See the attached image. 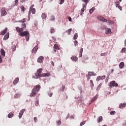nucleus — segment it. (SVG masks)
I'll return each mask as SVG.
<instances>
[{"mask_svg": "<svg viewBox=\"0 0 126 126\" xmlns=\"http://www.w3.org/2000/svg\"><path fill=\"white\" fill-rule=\"evenodd\" d=\"M40 89H41V86L40 85H37L34 86V88L32 89V93L30 94V97H34L36 96L37 94H38V92L40 91Z\"/></svg>", "mask_w": 126, "mask_h": 126, "instance_id": "obj_1", "label": "nucleus"}, {"mask_svg": "<svg viewBox=\"0 0 126 126\" xmlns=\"http://www.w3.org/2000/svg\"><path fill=\"white\" fill-rule=\"evenodd\" d=\"M43 69L42 68H39L37 70L36 74H37L39 77H45L46 76H50L51 75V73H42Z\"/></svg>", "mask_w": 126, "mask_h": 126, "instance_id": "obj_2", "label": "nucleus"}, {"mask_svg": "<svg viewBox=\"0 0 126 126\" xmlns=\"http://www.w3.org/2000/svg\"><path fill=\"white\" fill-rule=\"evenodd\" d=\"M19 35L21 37H24V36H25L27 42L29 41V39L30 38V33H29L28 31H25L24 32H22L19 33Z\"/></svg>", "mask_w": 126, "mask_h": 126, "instance_id": "obj_3", "label": "nucleus"}, {"mask_svg": "<svg viewBox=\"0 0 126 126\" xmlns=\"http://www.w3.org/2000/svg\"><path fill=\"white\" fill-rule=\"evenodd\" d=\"M109 86L110 87H111V88H112L113 87H118V86H119V85L118 84V83H116V81H112L110 82L109 84Z\"/></svg>", "mask_w": 126, "mask_h": 126, "instance_id": "obj_4", "label": "nucleus"}, {"mask_svg": "<svg viewBox=\"0 0 126 126\" xmlns=\"http://www.w3.org/2000/svg\"><path fill=\"white\" fill-rule=\"evenodd\" d=\"M1 12V16H5L7 14V12H6V11H5V8L3 7L0 10Z\"/></svg>", "mask_w": 126, "mask_h": 126, "instance_id": "obj_5", "label": "nucleus"}, {"mask_svg": "<svg viewBox=\"0 0 126 126\" xmlns=\"http://www.w3.org/2000/svg\"><path fill=\"white\" fill-rule=\"evenodd\" d=\"M31 12L32 14H35L36 13V9L35 8H30V10L29 11V16H30L31 15Z\"/></svg>", "mask_w": 126, "mask_h": 126, "instance_id": "obj_6", "label": "nucleus"}, {"mask_svg": "<svg viewBox=\"0 0 126 126\" xmlns=\"http://www.w3.org/2000/svg\"><path fill=\"white\" fill-rule=\"evenodd\" d=\"M97 19L99 20V21H102L103 22H107V19H105L104 17H102L101 16H98Z\"/></svg>", "mask_w": 126, "mask_h": 126, "instance_id": "obj_7", "label": "nucleus"}, {"mask_svg": "<svg viewBox=\"0 0 126 126\" xmlns=\"http://www.w3.org/2000/svg\"><path fill=\"white\" fill-rule=\"evenodd\" d=\"M106 78V76L103 75L102 76H98L96 78V81H100V80H103V79H105Z\"/></svg>", "mask_w": 126, "mask_h": 126, "instance_id": "obj_8", "label": "nucleus"}, {"mask_svg": "<svg viewBox=\"0 0 126 126\" xmlns=\"http://www.w3.org/2000/svg\"><path fill=\"white\" fill-rule=\"evenodd\" d=\"M24 112H25V109H23L20 111L19 114V118L21 119L22 118V116H23V114H24Z\"/></svg>", "mask_w": 126, "mask_h": 126, "instance_id": "obj_9", "label": "nucleus"}, {"mask_svg": "<svg viewBox=\"0 0 126 126\" xmlns=\"http://www.w3.org/2000/svg\"><path fill=\"white\" fill-rule=\"evenodd\" d=\"M44 62V57L43 56H40L37 59V62L40 63H43Z\"/></svg>", "mask_w": 126, "mask_h": 126, "instance_id": "obj_10", "label": "nucleus"}, {"mask_svg": "<svg viewBox=\"0 0 126 126\" xmlns=\"http://www.w3.org/2000/svg\"><path fill=\"white\" fill-rule=\"evenodd\" d=\"M115 3L116 7H118L120 9V10H123L122 6H121V5H120V2H116Z\"/></svg>", "mask_w": 126, "mask_h": 126, "instance_id": "obj_11", "label": "nucleus"}, {"mask_svg": "<svg viewBox=\"0 0 126 126\" xmlns=\"http://www.w3.org/2000/svg\"><path fill=\"white\" fill-rule=\"evenodd\" d=\"M16 30L18 33H21L23 31V28H20L19 27L16 28Z\"/></svg>", "mask_w": 126, "mask_h": 126, "instance_id": "obj_12", "label": "nucleus"}, {"mask_svg": "<svg viewBox=\"0 0 126 126\" xmlns=\"http://www.w3.org/2000/svg\"><path fill=\"white\" fill-rule=\"evenodd\" d=\"M19 81V77L16 78L13 82V85H16V84L18 83Z\"/></svg>", "mask_w": 126, "mask_h": 126, "instance_id": "obj_13", "label": "nucleus"}, {"mask_svg": "<svg viewBox=\"0 0 126 126\" xmlns=\"http://www.w3.org/2000/svg\"><path fill=\"white\" fill-rule=\"evenodd\" d=\"M37 50L38 47H37V46H36L32 49V54H36V53H37Z\"/></svg>", "mask_w": 126, "mask_h": 126, "instance_id": "obj_14", "label": "nucleus"}, {"mask_svg": "<svg viewBox=\"0 0 126 126\" xmlns=\"http://www.w3.org/2000/svg\"><path fill=\"white\" fill-rule=\"evenodd\" d=\"M9 38V32H8L4 36L3 40H6Z\"/></svg>", "mask_w": 126, "mask_h": 126, "instance_id": "obj_15", "label": "nucleus"}, {"mask_svg": "<svg viewBox=\"0 0 126 126\" xmlns=\"http://www.w3.org/2000/svg\"><path fill=\"white\" fill-rule=\"evenodd\" d=\"M85 9H86V5L83 4V8L81 10V15H82V13L84 12V10H85Z\"/></svg>", "mask_w": 126, "mask_h": 126, "instance_id": "obj_16", "label": "nucleus"}, {"mask_svg": "<svg viewBox=\"0 0 126 126\" xmlns=\"http://www.w3.org/2000/svg\"><path fill=\"white\" fill-rule=\"evenodd\" d=\"M6 32H7V28H5V29L0 32V35H4Z\"/></svg>", "mask_w": 126, "mask_h": 126, "instance_id": "obj_17", "label": "nucleus"}, {"mask_svg": "<svg viewBox=\"0 0 126 126\" xmlns=\"http://www.w3.org/2000/svg\"><path fill=\"white\" fill-rule=\"evenodd\" d=\"M53 49H56V50H61V49L60 48V45H59L58 44H54Z\"/></svg>", "mask_w": 126, "mask_h": 126, "instance_id": "obj_18", "label": "nucleus"}, {"mask_svg": "<svg viewBox=\"0 0 126 126\" xmlns=\"http://www.w3.org/2000/svg\"><path fill=\"white\" fill-rule=\"evenodd\" d=\"M126 103H121L119 105V108L120 109H124V108H125V107H126Z\"/></svg>", "mask_w": 126, "mask_h": 126, "instance_id": "obj_19", "label": "nucleus"}, {"mask_svg": "<svg viewBox=\"0 0 126 126\" xmlns=\"http://www.w3.org/2000/svg\"><path fill=\"white\" fill-rule=\"evenodd\" d=\"M125 66V63L124 62H121L119 64V67L121 69L124 68V67Z\"/></svg>", "mask_w": 126, "mask_h": 126, "instance_id": "obj_20", "label": "nucleus"}, {"mask_svg": "<svg viewBox=\"0 0 126 126\" xmlns=\"http://www.w3.org/2000/svg\"><path fill=\"white\" fill-rule=\"evenodd\" d=\"M0 53L1 56H2L3 57H4V56H5V52L4 51V50L2 48L0 50Z\"/></svg>", "mask_w": 126, "mask_h": 126, "instance_id": "obj_21", "label": "nucleus"}, {"mask_svg": "<svg viewBox=\"0 0 126 126\" xmlns=\"http://www.w3.org/2000/svg\"><path fill=\"white\" fill-rule=\"evenodd\" d=\"M89 75L90 76H96V73H95L94 72H88Z\"/></svg>", "mask_w": 126, "mask_h": 126, "instance_id": "obj_22", "label": "nucleus"}, {"mask_svg": "<svg viewBox=\"0 0 126 126\" xmlns=\"http://www.w3.org/2000/svg\"><path fill=\"white\" fill-rule=\"evenodd\" d=\"M71 60H72V61H73V62H76V61L78 60V58H77L76 56H72V57H71Z\"/></svg>", "mask_w": 126, "mask_h": 126, "instance_id": "obj_23", "label": "nucleus"}, {"mask_svg": "<svg viewBox=\"0 0 126 126\" xmlns=\"http://www.w3.org/2000/svg\"><path fill=\"white\" fill-rule=\"evenodd\" d=\"M111 29H106L105 31V34H111Z\"/></svg>", "mask_w": 126, "mask_h": 126, "instance_id": "obj_24", "label": "nucleus"}, {"mask_svg": "<svg viewBox=\"0 0 126 126\" xmlns=\"http://www.w3.org/2000/svg\"><path fill=\"white\" fill-rule=\"evenodd\" d=\"M83 53V48H81L79 51V57L81 58L82 57V53Z\"/></svg>", "mask_w": 126, "mask_h": 126, "instance_id": "obj_25", "label": "nucleus"}, {"mask_svg": "<svg viewBox=\"0 0 126 126\" xmlns=\"http://www.w3.org/2000/svg\"><path fill=\"white\" fill-rule=\"evenodd\" d=\"M97 98H98V96L95 95L94 97L92 98L91 100L92 103H93V102H94V101H96V100H97Z\"/></svg>", "mask_w": 126, "mask_h": 126, "instance_id": "obj_26", "label": "nucleus"}, {"mask_svg": "<svg viewBox=\"0 0 126 126\" xmlns=\"http://www.w3.org/2000/svg\"><path fill=\"white\" fill-rule=\"evenodd\" d=\"M103 121V117L102 116H100L98 118H97V123H100Z\"/></svg>", "mask_w": 126, "mask_h": 126, "instance_id": "obj_27", "label": "nucleus"}, {"mask_svg": "<svg viewBox=\"0 0 126 126\" xmlns=\"http://www.w3.org/2000/svg\"><path fill=\"white\" fill-rule=\"evenodd\" d=\"M41 17L42 19H46V18H47V15H46V14L45 13H42L41 15Z\"/></svg>", "mask_w": 126, "mask_h": 126, "instance_id": "obj_28", "label": "nucleus"}, {"mask_svg": "<svg viewBox=\"0 0 126 126\" xmlns=\"http://www.w3.org/2000/svg\"><path fill=\"white\" fill-rule=\"evenodd\" d=\"M14 116V114L12 113H10L8 115V118H9V119H11V118H12V117H13Z\"/></svg>", "mask_w": 126, "mask_h": 126, "instance_id": "obj_29", "label": "nucleus"}, {"mask_svg": "<svg viewBox=\"0 0 126 126\" xmlns=\"http://www.w3.org/2000/svg\"><path fill=\"white\" fill-rule=\"evenodd\" d=\"M94 10H95V7H93L92 9H90L89 10L90 14H91V13H93Z\"/></svg>", "mask_w": 126, "mask_h": 126, "instance_id": "obj_30", "label": "nucleus"}, {"mask_svg": "<svg viewBox=\"0 0 126 126\" xmlns=\"http://www.w3.org/2000/svg\"><path fill=\"white\" fill-rule=\"evenodd\" d=\"M82 1H83L85 4H84V5H87V3H88V2L89 1V0H81Z\"/></svg>", "mask_w": 126, "mask_h": 126, "instance_id": "obj_31", "label": "nucleus"}, {"mask_svg": "<svg viewBox=\"0 0 126 126\" xmlns=\"http://www.w3.org/2000/svg\"><path fill=\"white\" fill-rule=\"evenodd\" d=\"M12 52H14V51L16 50V45H13L12 46Z\"/></svg>", "mask_w": 126, "mask_h": 126, "instance_id": "obj_32", "label": "nucleus"}, {"mask_svg": "<svg viewBox=\"0 0 126 126\" xmlns=\"http://www.w3.org/2000/svg\"><path fill=\"white\" fill-rule=\"evenodd\" d=\"M39 78V76H38L37 74H34V75L32 76V78H35V79H37V78Z\"/></svg>", "mask_w": 126, "mask_h": 126, "instance_id": "obj_33", "label": "nucleus"}, {"mask_svg": "<svg viewBox=\"0 0 126 126\" xmlns=\"http://www.w3.org/2000/svg\"><path fill=\"white\" fill-rule=\"evenodd\" d=\"M78 38V34L77 33H75L74 35V40H76Z\"/></svg>", "mask_w": 126, "mask_h": 126, "instance_id": "obj_34", "label": "nucleus"}, {"mask_svg": "<svg viewBox=\"0 0 126 126\" xmlns=\"http://www.w3.org/2000/svg\"><path fill=\"white\" fill-rule=\"evenodd\" d=\"M72 31V29H69L67 31L68 35H70L71 32Z\"/></svg>", "mask_w": 126, "mask_h": 126, "instance_id": "obj_35", "label": "nucleus"}, {"mask_svg": "<svg viewBox=\"0 0 126 126\" xmlns=\"http://www.w3.org/2000/svg\"><path fill=\"white\" fill-rule=\"evenodd\" d=\"M14 97L15 98H19V97H20V94L19 93L16 94L14 95Z\"/></svg>", "mask_w": 126, "mask_h": 126, "instance_id": "obj_36", "label": "nucleus"}, {"mask_svg": "<svg viewBox=\"0 0 126 126\" xmlns=\"http://www.w3.org/2000/svg\"><path fill=\"white\" fill-rule=\"evenodd\" d=\"M50 32L52 33H55V32H56V31H55V29L54 28H51V31H50Z\"/></svg>", "mask_w": 126, "mask_h": 126, "instance_id": "obj_37", "label": "nucleus"}, {"mask_svg": "<svg viewBox=\"0 0 126 126\" xmlns=\"http://www.w3.org/2000/svg\"><path fill=\"white\" fill-rule=\"evenodd\" d=\"M26 20H27V19L24 18L23 20H21L19 22H21L22 23H24V22H26Z\"/></svg>", "mask_w": 126, "mask_h": 126, "instance_id": "obj_38", "label": "nucleus"}, {"mask_svg": "<svg viewBox=\"0 0 126 126\" xmlns=\"http://www.w3.org/2000/svg\"><path fill=\"white\" fill-rule=\"evenodd\" d=\"M74 46L75 47H76V46L78 45V42L77 41V40H75L74 42Z\"/></svg>", "mask_w": 126, "mask_h": 126, "instance_id": "obj_39", "label": "nucleus"}, {"mask_svg": "<svg viewBox=\"0 0 126 126\" xmlns=\"http://www.w3.org/2000/svg\"><path fill=\"white\" fill-rule=\"evenodd\" d=\"M90 83L91 87H93V86H94V83H93V81L92 80H90Z\"/></svg>", "mask_w": 126, "mask_h": 126, "instance_id": "obj_40", "label": "nucleus"}, {"mask_svg": "<svg viewBox=\"0 0 126 126\" xmlns=\"http://www.w3.org/2000/svg\"><path fill=\"white\" fill-rule=\"evenodd\" d=\"M86 123V121H83L82 122H81L80 124V126H84V125H85V123Z\"/></svg>", "mask_w": 126, "mask_h": 126, "instance_id": "obj_41", "label": "nucleus"}, {"mask_svg": "<svg viewBox=\"0 0 126 126\" xmlns=\"http://www.w3.org/2000/svg\"><path fill=\"white\" fill-rule=\"evenodd\" d=\"M21 11H23V12H24L25 11V7L24 6H22L21 7Z\"/></svg>", "mask_w": 126, "mask_h": 126, "instance_id": "obj_42", "label": "nucleus"}, {"mask_svg": "<svg viewBox=\"0 0 126 126\" xmlns=\"http://www.w3.org/2000/svg\"><path fill=\"white\" fill-rule=\"evenodd\" d=\"M55 19H56V18L55 17V16H52L51 18L50 19V20L51 21H54V20H55Z\"/></svg>", "mask_w": 126, "mask_h": 126, "instance_id": "obj_43", "label": "nucleus"}, {"mask_svg": "<svg viewBox=\"0 0 126 126\" xmlns=\"http://www.w3.org/2000/svg\"><path fill=\"white\" fill-rule=\"evenodd\" d=\"M86 76H87V80L88 81H89V80H90V78H91L90 75H89V74H88V75H87Z\"/></svg>", "mask_w": 126, "mask_h": 126, "instance_id": "obj_44", "label": "nucleus"}, {"mask_svg": "<svg viewBox=\"0 0 126 126\" xmlns=\"http://www.w3.org/2000/svg\"><path fill=\"white\" fill-rule=\"evenodd\" d=\"M22 28H23V29H24V28H26V24H23L22 26Z\"/></svg>", "mask_w": 126, "mask_h": 126, "instance_id": "obj_45", "label": "nucleus"}, {"mask_svg": "<svg viewBox=\"0 0 126 126\" xmlns=\"http://www.w3.org/2000/svg\"><path fill=\"white\" fill-rule=\"evenodd\" d=\"M110 115H115V114H116V111H111V112H110Z\"/></svg>", "mask_w": 126, "mask_h": 126, "instance_id": "obj_46", "label": "nucleus"}, {"mask_svg": "<svg viewBox=\"0 0 126 126\" xmlns=\"http://www.w3.org/2000/svg\"><path fill=\"white\" fill-rule=\"evenodd\" d=\"M35 106H36V107H38V106H39V101H35Z\"/></svg>", "mask_w": 126, "mask_h": 126, "instance_id": "obj_47", "label": "nucleus"}, {"mask_svg": "<svg viewBox=\"0 0 126 126\" xmlns=\"http://www.w3.org/2000/svg\"><path fill=\"white\" fill-rule=\"evenodd\" d=\"M101 57L107 56V53H101L100 54Z\"/></svg>", "mask_w": 126, "mask_h": 126, "instance_id": "obj_48", "label": "nucleus"}, {"mask_svg": "<svg viewBox=\"0 0 126 126\" xmlns=\"http://www.w3.org/2000/svg\"><path fill=\"white\" fill-rule=\"evenodd\" d=\"M57 123L58 126H60V125L62 124V121H61V120H59L57 122Z\"/></svg>", "mask_w": 126, "mask_h": 126, "instance_id": "obj_49", "label": "nucleus"}, {"mask_svg": "<svg viewBox=\"0 0 126 126\" xmlns=\"http://www.w3.org/2000/svg\"><path fill=\"white\" fill-rule=\"evenodd\" d=\"M64 2V0H60V4H63Z\"/></svg>", "mask_w": 126, "mask_h": 126, "instance_id": "obj_50", "label": "nucleus"}, {"mask_svg": "<svg viewBox=\"0 0 126 126\" xmlns=\"http://www.w3.org/2000/svg\"><path fill=\"white\" fill-rule=\"evenodd\" d=\"M52 40H53V42H56V38H55V37L52 36Z\"/></svg>", "mask_w": 126, "mask_h": 126, "instance_id": "obj_51", "label": "nucleus"}, {"mask_svg": "<svg viewBox=\"0 0 126 126\" xmlns=\"http://www.w3.org/2000/svg\"><path fill=\"white\" fill-rule=\"evenodd\" d=\"M126 52V48H124L122 49L121 53H125Z\"/></svg>", "mask_w": 126, "mask_h": 126, "instance_id": "obj_52", "label": "nucleus"}, {"mask_svg": "<svg viewBox=\"0 0 126 126\" xmlns=\"http://www.w3.org/2000/svg\"><path fill=\"white\" fill-rule=\"evenodd\" d=\"M48 95L50 97H52L53 96V93H49Z\"/></svg>", "mask_w": 126, "mask_h": 126, "instance_id": "obj_53", "label": "nucleus"}, {"mask_svg": "<svg viewBox=\"0 0 126 126\" xmlns=\"http://www.w3.org/2000/svg\"><path fill=\"white\" fill-rule=\"evenodd\" d=\"M54 51L52 52L53 54H56L57 53V49L53 48Z\"/></svg>", "mask_w": 126, "mask_h": 126, "instance_id": "obj_54", "label": "nucleus"}, {"mask_svg": "<svg viewBox=\"0 0 126 126\" xmlns=\"http://www.w3.org/2000/svg\"><path fill=\"white\" fill-rule=\"evenodd\" d=\"M50 63L52 65H53V66H55V63H54V62L51 61Z\"/></svg>", "mask_w": 126, "mask_h": 126, "instance_id": "obj_55", "label": "nucleus"}, {"mask_svg": "<svg viewBox=\"0 0 126 126\" xmlns=\"http://www.w3.org/2000/svg\"><path fill=\"white\" fill-rule=\"evenodd\" d=\"M101 86H102V83H100V84L97 86V87H98V88H101Z\"/></svg>", "mask_w": 126, "mask_h": 126, "instance_id": "obj_56", "label": "nucleus"}, {"mask_svg": "<svg viewBox=\"0 0 126 126\" xmlns=\"http://www.w3.org/2000/svg\"><path fill=\"white\" fill-rule=\"evenodd\" d=\"M2 63V59H1V56L0 55V63Z\"/></svg>", "mask_w": 126, "mask_h": 126, "instance_id": "obj_57", "label": "nucleus"}, {"mask_svg": "<svg viewBox=\"0 0 126 126\" xmlns=\"http://www.w3.org/2000/svg\"><path fill=\"white\" fill-rule=\"evenodd\" d=\"M15 5H17V3H18V0H15Z\"/></svg>", "mask_w": 126, "mask_h": 126, "instance_id": "obj_58", "label": "nucleus"}, {"mask_svg": "<svg viewBox=\"0 0 126 126\" xmlns=\"http://www.w3.org/2000/svg\"><path fill=\"white\" fill-rule=\"evenodd\" d=\"M68 20H69V21H70V22H71V17H69L68 18Z\"/></svg>", "mask_w": 126, "mask_h": 126, "instance_id": "obj_59", "label": "nucleus"}, {"mask_svg": "<svg viewBox=\"0 0 126 126\" xmlns=\"http://www.w3.org/2000/svg\"><path fill=\"white\" fill-rule=\"evenodd\" d=\"M34 122L36 123V122H37V118L36 117H34Z\"/></svg>", "mask_w": 126, "mask_h": 126, "instance_id": "obj_60", "label": "nucleus"}, {"mask_svg": "<svg viewBox=\"0 0 126 126\" xmlns=\"http://www.w3.org/2000/svg\"><path fill=\"white\" fill-rule=\"evenodd\" d=\"M33 7H34V4L32 5L30 8H33Z\"/></svg>", "mask_w": 126, "mask_h": 126, "instance_id": "obj_61", "label": "nucleus"}, {"mask_svg": "<svg viewBox=\"0 0 126 126\" xmlns=\"http://www.w3.org/2000/svg\"><path fill=\"white\" fill-rule=\"evenodd\" d=\"M62 88L63 91V90H64L65 87L63 86H62Z\"/></svg>", "mask_w": 126, "mask_h": 126, "instance_id": "obj_62", "label": "nucleus"}, {"mask_svg": "<svg viewBox=\"0 0 126 126\" xmlns=\"http://www.w3.org/2000/svg\"><path fill=\"white\" fill-rule=\"evenodd\" d=\"M28 20H30V16L29 15L28 17Z\"/></svg>", "mask_w": 126, "mask_h": 126, "instance_id": "obj_63", "label": "nucleus"}, {"mask_svg": "<svg viewBox=\"0 0 126 126\" xmlns=\"http://www.w3.org/2000/svg\"><path fill=\"white\" fill-rule=\"evenodd\" d=\"M99 90H100V88H98V87H97L96 88V91H99Z\"/></svg>", "mask_w": 126, "mask_h": 126, "instance_id": "obj_64", "label": "nucleus"}]
</instances>
